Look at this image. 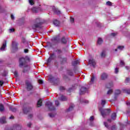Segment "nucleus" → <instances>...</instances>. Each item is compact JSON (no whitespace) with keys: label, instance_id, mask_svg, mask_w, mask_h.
I'll return each instance as SVG.
<instances>
[{"label":"nucleus","instance_id":"f257e3e1","mask_svg":"<svg viewBox=\"0 0 130 130\" xmlns=\"http://www.w3.org/2000/svg\"><path fill=\"white\" fill-rule=\"evenodd\" d=\"M30 58L28 56H26L25 58L22 57L19 59V67L22 68L24 67V69L23 71V73H26L30 70V66L27 64V61H29Z\"/></svg>","mask_w":130,"mask_h":130},{"label":"nucleus","instance_id":"f03ea898","mask_svg":"<svg viewBox=\"0 0 130 130\" xmlns=\"http://www.w3.org/2000/svg\"><path fill=\"white\" fill-rule=\"evenodd\" d=\"M43 23L42 19L39 17L37 18L33 22L30 26L31 29L36 30L37 28H41V25Z\"/></svg>","mask_w":130,"mask_h":130},{"label":"nucleus","instance_id":"7ed1b4c3","mask_svg":"<svg viewBox=\"0 0 130 130\" xmlns=\"http://www.w3.org/2000/svg\"><path fill=\"white\" fill-rule=\"evenodd\" d=\"M46 105L48 107V108L49 109L50 111H54V113L53 114L52 113L49 114L50 117H54V116H55V115H56V113L55 112V110H56V109L55 108V107L52 106V103H51V102H47L46 103Z\"/></svg>","mask_w":130,"mask_h":130},{"label":"nucleus","instance_id":"20e7f679","mask_svg":"<svg viewBox=\"0 0 130 130\" xmlns=\"http://www.w3.org/2000/svg\"><path fill=\"white\" fill-rule=\"evenodd\" d=\"M100 111L103 117H105L107 115H109V114L111 112V110L110 109H103L101 108L100 109Z\"/></svg>","mask_w":130,"mask_h":130},{"label":"nucleus","instance_id":"39448f33","mask_svg":"<svg viewBox=\"0 0 130 130\" xmlns=\"http://www.w3.org/2000/svg\"><path fill=\"white\" fill-rule=\"evenodd\" d=\"M25 86L27 91H31V90H33V85H32L31 82L26 81L25 82Z\"/></svg>","mask_w":130,"mask_h":130},{"label":"nucleus","instance_id":"423d86ee","mask_svg":"<svg viewBox=\"0 0 130 130\" xmlns=\"http://www.w3.org/2000/svg\"><path fill=\"white\" fill-rule=\"evenodd\" d=\"M87 91H88V89H87V88H86L85 87H82L80 90L79 94L80 95H83V94H85V93H86V92H87Z\"/></svg>","mask_w":130,"mask_h":130},{"label":"nucleus","instance_id":"0eeeda50","mask_svg":"<svg viewBox=\"0 0 130 130\" xmlns=\"http://www.w3.org/2000/svg\"><path fill=\"white\" fill-rule=\"evenodd\" d=\"M6 47H7V41L5 40L1 48H0V50L2 51H5V50H6Z\"/></svg>","mask_w":130,"mask_h":130},{"label":"nucleus","instance_id":"6e6552de","mask_svg":"<svg viewBox=\"0 0 130 130\" xmlns=\"http://www.w3.org/2000/svg\"><path fill=\"white\" fill-rule=\"evenodd\" d=\"M89 64L92 66V67H95L96 65V62L94 59L91 58L89 60Z\"/></svg>","mask_w":130,"mask_h":130},{"label":"nucleus","instance_id":"1a4fd4ad","mask_svg":"<svg viewBox=\"0 0 130 130\" xmlns=\"http://www.w3.org/2000/svg\"><path fill=\"white\" fill-rule=\"evenodd\" d=\"M53 59H54V54H52V55H51L50 56V57L48 59L47 62L48 63H49L50 62H51V61H52V60H53Z\"/></svg>","mask_w":130,"mask_h":130},{"label":"nucleus","instance_id":"9d476101","mask_svg":"<svg viewBox=\"0 0 130 130\" xmlns=\"http://www.w3.org/2000/svg\"><path fill=\"white\" fill-rule=\"evenodd\" d=\"M108 77V75L107 74L104 73L102 74L101 76V79L102 80H106V78Z\"/></svg>","mask_w":130,"mask_h":130},{"label":"nucleus","instance_id":"9b49d317","mask_svg":"<svg viewBox=\"0 0 130 130\" xmlns=\"http://www.w3.org/2000/svg\"><path fill=\"white\" fill-rule=\"evenodd\" d=\"M53 24L56 27H58L60 26V22L57 20H55L53 21Z\"/></svg>","mask_w":130,"mask_h":130},{"label":"nucleus","instance_id":"f8f14e48","mask_svg":"<svg viewBox=\"0 0 130 130\" xmlns=\"http://www.w3.org/2000/svg\"><path fill=\"white\" fill-rule=\"evenodd\" d=\"M12 47L13 49H18V44L16 42H12Z\"/></svg>","mask_w":130,"mask_h":130},{"label":"nucleus","instance_id":"ddd939ff","mask_svg":"<svg viewBox=\"0 0 130 130\" xmlns=\"http://www.w3.org/2000/svg\"><path fill=\"white\" fill-rule=\"evenodd\" d=\"M6 122H7V121H6V117H3L0 118V123H6Z\"/></svg>","mask_w":130,"mask_h":130},{"label":"nucleus","instance_id":"4468645a","mask_svg":"<svg viewBox=\"0 0 130 130\" xmlns=\"http://www.w3.org/2000/svg\"><path fill=\"white\" fill-rule=\"evenodd\" d=\"M103 39H102V38H98V44H99V45H101V44H102V43H103Z\"/></svg>","mask_w":130,"mask_h":130},{"label":"nucleus","instance_id":"2eb2a0df","mask_svg":"<svg viewBox=\"0 0 130 130\" xmlns=\"http://www.w3.org/2000/svg\"><path fill=\"white\" fill-rule=\"evenodd\" d=\"M41 106H42V100L40 99V100L38 101L37 107H41Z\"/></svg>","mask_w":130,"mask_h":130},{"label":"nucleus","instance_id":"dca6fc26","mask_svg":"<svg viewBox=\"0 0 130 130\" xmlns=\"http://www.w3.org/2000/svg\"><path fill=\"white\" fill-rule=\"evenodd\" d=\"M80 63V61L78 60H74L72 62V66H77V64H79Z\"/></svg>","mask_w":130,"mask_h":130},{"label":"nucleus","instance_id":"f3484780","mask_svg":"<svg viewBox=\"0 0 130 130\" xmlns=\"http://www.w3.org/2000/svg\"><path fill=\"white\" fill-rule=\"evenodd\" d=\"M23 113H24L25 114H26V113H28V112L29 111V110H28V108L23 107Z\"/></svg>","mask_w":130,"mask_h":130},{"label":"nucleus","instance_id":"a211bd4d","mask_svg":"<svg viewBox=\"0 0 130 130\" xmlns=\"http://www.w3.org/2000/svg\"><path fill=\"white\" fill-rule=\"evenodd\" d=\"M111 119H113V120L116 119V113H113V114H112Z\"/></svg>","mask_w":130,"mask_h":130},{"label":"nucleus","instance_id":"6ab92c4d","mask_svg":"<svg viewBox=\"0 0 130 130\" xmlns=\"http://www.w3.org/2000/svg\"><path fill=\"white\" fill-rule=\"evenodd\" d=\"M58 99L60 101H66V100H67V98L66 96H61L60 98H59Z\"/></svg>","mask_w":130,"mask_h":130},{"label":"nucleus","instance_id":"aec40b11","mask_svg":"<svg viewBox=\"0 0 130 130\" xmlns=\"http://www.w3.org/2000/svg\"><path fill=\"white\" fill-rule=\"evenodd\" d=\"M101 55L102 57H105L106 55V52L105 51H103L101 53Z\"/></svg>","mask_w":130,"mask_h":130},{"label":"nucleus","instance_id":"412c9836","mask_svg":"<svg viewBox=\"0 0 130 130\" xmlns=\"http://www.w3.org/2000/svg\"><path fill=\"white\" fill-rule=\"evenodd\" d=\"M61 41L62 43H63V44H66V43H67V42H68V41H67V39H66V38H64V37L62 38Z\"/></svg>","mask_w":130,"mask_h":130},{"label":"nucleus","instance_id":"4be33fe9","mask_svg":"<svg viewBox=\"0 0 130 130\" xmlns=\"http://www.w3.org/2000/svg\"><path fill=\"white\" fill-rule=\"evenodd\" d=\"M113 86V83L111 82L110 83L107 84L106 87L107 88H112Z\"/></svg>","mask_w":130,"mask_h":130},{"label":"nucleus","instance_id":"5701e85b","mask_svg":"<svg viewBox=\"0 0 130 130\" xmlns=\"http://www.w3.org/2000/svg\"><path fill=\"white\" fill-rule=\"evenodd\" d=\"M67 74L69 76H73V75H74V73H73V71H71V70L68 71H67Z\"/></svg>","mask_w":130,"mask_h":130},{"label":"nucleus","instance_id":"b1692460","mask_svg":"<svg viewBox=\"0 0 130 130\" xmlns=\"http://www.w3.org/2000/svg\"><path fill=\"white\" fill-rule=\"evenodd\" d=\"M74 107H75V106L72 105L67 110V111H72L74 109Z\"/></svg>","mask_w":130,"mask_h":130},{"label":"nucleus","instance_id":"393cba45","mask_svg":"<svg viewBox=\"0 0 130 130\" xmlns=\"http://www.w3.org/2000/svg\"><path fill=\"white\" fill-rule=\"evenodd\" d=\"M106 104V101L105 100H102L101 102V105H102L103 107H104V106Z\"/></svg>","mask_w":130,"mask_h":130},{"label":"nucleus","instance_id":"a878e982","mask_svg":"<svg viewBox=\"0 0 130 130\" xmlns=\"http://www.w3.org/2000/svg\"><path fill=\"white\" fill-rule=\"evenodd\" d=\"M5 110V107H4V105L2 104L0 105V111L2 112V111H4Z\"/></svg>","mask_w":130,"mask_h":130},{"label":"nucleus","instance_id":"bb28decb","mask_svg":"<svg viewBox=\"0 0 130 130\" xmlns=\"http://www.w3.org/2000/svg\"><path fill=\"white\" fill-rule=\"evenodd\" d=\"M32 11L34 13H37L38 9L36 7H34L32 8Z\"/></svg>","mask_w":130,"mask_h":130},{"label":"nucleus","instance_id":"cd10ccee","mask_svg":"<svg viewBox=\"0 0 130 130\" xmlns=\"http://www.w3.org/2000/svg\"><path fill=\"white\" fill-rule=\"evenodd\" d=\"M117 48L119 50H123V48H124V46H118Z\"/></svg>","mask_w":130,"mask_h":130},{"label":"nucleus","instance_id":"c85d7f7f","mask_svg":"<svg viewBox=\"0 0 130 130\" xmlns=\"http://www.w3.org/2000/svg\"><path fill=\"white\" fill-rule=\"evenodd\" d=\"M21 128H22V126L20 125H18L15 129L14 130H17V129H18V130H21Z\"/></svg>","mask_w":130,"mask_h":130},{"label":"nucleus","instance_id":"c756f323","mask_svg":"<svg viewBox=\"0 0 130 130\" xmlns=\"http://www.w3.org/2000/svg\"><path fill=\"white\" fill-rule=\"evenodd\" d=\"M120 94V90L117 89L115 91V95H119Z\"/></svg>","mask_w":130,"mask_h":130},{"label":"nucleus","instance_id":"7c9ffc66","mask_svg":"<svg viewBox=\"0 0 130 130\" xmlns=\"http://www.w3.org/2000/svg\"><path fill=\"white\" fill-rule=\"evenodd\" d=\"M28 2L31 6H33V5H34V0H28Z\"/></svg>","mask_w":130,"mask_h":130},{"label":"nucleus","instance_id":"2f4dec72","mask_svg":"<svg viewBox=\"0 0 130 130\" xmlns=\"http://www.w3.org/2000/svg\"><path fill=\"white\" fill-rule=\"evenodd\" d=\"M112 92H113V91L112 90V89H110L108 91L107 94V95H110V94L112 93Z\"/></svg>","mask_w":130,"mask_h":130},{"label":"nucleus","instance_id":"473e14b6","mask_svg":"<svg viewBox=\"0 0 130 130\" xmlns=\"http://www.w3.org/2000/svg\"><path fill=\"white\" fill-rule=\"evenodd\" d=\"M107 6H112V3L110 1H108L106 2Z\"/></svg>","mask_w":130,"mask_h":130},{"label":"nucleus","instance_id":"72a5a7b5","mask_svg":"<svg viewBox=\"0 0 130 130\" xmlns=\"http://www.w3.org/2000/svg\"><path fill=\"white\" fill-rule=\"evenodd\" d=\"M9 33H13V32H15V29L14 28H10L9 29Z\"/></svg>","mask_w":130,"mask_h":130},{"label":"nucleus","instance_id":"f704fd0d","mask_svg":"<svg viewBox=\"0 0 130 130\" xmlns=\"http://www.w3.org/2000/svg\"><path fill=\"white\" fill-rule=\"evenodd\" d=\"M8 75V71H4V73H3L2 76L3 77H6Z\"/></svg>","mask_w":130,"mask_h":130},{"label":"nucleus","instance_id":"c9c22d12","mask_svg":"<svg viewBox=\"0 0 130 130\" xmlns=\"http://www.w3.org/2000/svg\"><path fill=\"white\" fill-rule=\"evenodd\" d=\"M93 120H94V116H92L89 118V121H90V122H92Z\"/></svg>","mask_w":130,"mask_h":130},{"label":"nucleus","instance_id":"e433bc0d","mask_svg":"<svg viewBox=\"0 0 130 130\" xmlns=\"http://www.w3.org/2000/svg\"><path fill=\"white\" fill-rule=\"evenodd\" d=\"M82 103H84V104H88L89 103V101L87 100H84L83 102H81Z\"/></svg>","mask_w":130,"mask_h":130},{"label":"nucleus","instance_id":"4c0bfd02","mask_svg":"<svg viewBox=\"0 0 130 130\" xmlns=\"http://www.w3.org/2000/svg\"><path fill=\"white\" fill-rule=\"evenodd\" d=\"M129 82H130V78H128V77L126 78V79H125V82L126 83H129Z\"/></svg>","mask_w":130,"mask_h":130},{"label":"nucleus","instance_id":"58836bf2","mask_svg":"<svg viewBox=\"0 0 130 130\" xmlns=\"http://www.w3.org/2000/svg\"><path fill=\"white\" fill-rule=\"evenodd\" d=\"M10 110H11V111H13V112H15L16 111V108H10Z\"/></svg>","mask_w":130,"mask_h":130},{"label":"nucleus","instance_id":"ea45409f","mask_svg":"<svg viewBox=\"0 0 130 130\" xmlns=\"http://www.w3.org/2000/svg\"><path fill=\"white\" fill-rule=\"evenodd\" d=\"M94 80H95V77H94V76L93 75L92 77H91L90 82L93 83Z\"/></svg>","mask_w":130,"mask_h":130},{"label":"nucleus","instance_id":"a19ab883","mask_svg":"<svg viewBox=\"0 0 130 130\" xmlns=\"http://www.w3.org/2000/svg\"><path fill=\"white\" fill-rule=\"evenodd\" d=\"M115 74H118V68L117 67L115 69Z\"/></svg>","mask_w":130,"mask_h":130},{"label":"nucleus","instance_id":"79ce46f5","mask_svg":"<svg viewBox=\"0 0 130 130\" xmlns=\"http://www.w3.org/2000/svg\"><path fill=\"white\" fill-rule=\"evenodd\" d=\"M55 104L56 106H58L59 105V102L58 101H55Z\"/></svg>","mask_w":130,"mask_h":130},{"label":"nucleus","instance_id":"37998d69","mask_svg":"<svg viewBox=\"0 0 130 130\" xmlns=\"http://www.w3.org/2000/svg\"><path fill=\"white\" fill-rule=\"evenodd\" d=\"M104 125H105V126L106 127H107V128H108L109 126H108V124H107V122H104Z\"/></svg>","mask_w":130,"mask_h":130},{"label":"nucleus","instance_id":"c03bdc74","mask_svg":"<svg viewBox=\"0 0 130 130\" xmlns=\"http://www.w3.org/2000/svg\"><path fill=\"white\" fill-rule=\"evenodd\" d=\"M59 89L60 91H63L65 90V88L63 86H60Z\"/></svg>","mask_w":130,"mask_h":130},{"label":"nucleus","instance_id":"a18cd8bd","mask_svg":"<svg viewBox=\"0 0 130 130\" xmlns=\"http://www.w3.org/2000/svg\"><path fill=\"white\" fill-rule=\"evenodd\" d=\"M120 65L121 66H124V61H123V60H120Z\"/></svg>","mask_w":130,"mask_h":130},{"label":"nucleus","instance_id":"49530a36","mask_svg":"<svg viewBox=\"0 0 130 130\" xmlns=\"http://www.w3.org/2000/svg\"><path fill=\"white\" fill-rule=\"evenodd\" d=\"M24 53H28V52H29V50H28V49H25L24 50Z\"/></svg>","mask_w":130,"mask_h":130},{"label":"nucleus","instance_id":"de8ad7c7","mask_svg":"<svg viewBox=\"0 0 130 130\" xmlns=\"http://www.w3.org/2000/svg\"><path fill=\"white\" fill-rule=\"evenodd\" d=\"M70 21L71 22V23H74V22H75V20L73 18L71 17V18H70Z\"/></svg>","mask_w":130,"mask_h":130},{"label":"nucleus","instance_id":"09e8293b","mask_svg":"<svg viewBox=\"0 0 130 130\" xmlns=\"http://www.w3.org/2000/svg\"><path fill=\"white\" fill-rule=\"evenodd\" d=\"M38 82L39 84H43V81L41 79H39Z\"/></svg>","mask_w":130,"mask_h":130},{"label":"nucleus","instance_id":"8fccbe9b","mask_svg":"<svg viewBox=\"0 0 130 130\" xmlns=\"http://www.w3.org/2000/svg\"><path fill=\"white\" fill-rule=\"evenodd\" d=\"M14 75L15 77H18V72H17L16 71L14 72Z\"/></svg>","mask_w":130,"mask_h":130},{"label":"nucleus","instance_id":"3c124183","mask_svg":"<svg viewBox=\"0 0 130 130\" xmlns=\"http://www.w3.org/2000/svg\"><path fill=\"white\" fill-rule=\"evenodd\" d=\"M115 128H116V126L115 125H113L112 126V130H115Z\"/></svg>","mask_w":130,"mask_h":130},{"label":"nucleus","instance_id":"603ef678","mask_svg":"<svg viewBox=\"0 0 130 130\" xmlns=\"http://www.w3.org/2000/svg\"><path fill=\"white\" fill-rule=\"evenodd\" d=\"M32 125V123H31V122H29L27 124V126L28 127H31V126Z\"/></svg>","mask_w":130,"mask_h":130},{"label":"nucleus","instance_id":"864d4df0","mask_svg":"<svg viewBox=\"0 0 130 130\" xmlns=\"http://www.w3.org/2000/svg\"><path fill=\"white\" fill-rule=\"evenodd\" d=\"M4 82L3 81V80H1L0 81V86H3V85H4Z\"/></svg>","mask_w":130,"mask_h":130},{"label":"nucleus","instance_id":"5fc2aeb1","mask_svg":"<svg viewBox=\"0 0 130 130\" xmlns=\"http://www.w3.org/2000/svg\"><path fill=\"white\" fill-rule=\"evenodd\" d=\"M116 35V34L114 32L111 34V36H113V37H114V36H115Z\"/></svg>","mask_w":130,"mask_h":130},{"label":"nucleus","instance_id":"6e6d98bb","mask_svg":"<svg viewBox=\"0 0 130 130\" xmlns=\"http://www.w3.org/2000/svg\"><path fill=\"white\" fill-rule=\"evenodd\" d=\"M57 52L58 54H60V53H61V50H57Z\"/></svg>","mask_w":130,"mask_h":130},{"label":"nucleus","instance_id":"4d7b16f0","mask_svg":"<svg viewBox=\"0 0 130 130\" xmlns=\"http://www.w3.org/2000/svg\"><path fill=\"white\" fill-rule=\"evenodd\" d=\"M31 117H33V115L32 114H30L28 115V118H31Z\"/></svg>","mask_w":130,"mask_h":130},{"label":"nucleus","instance_id":"13d9d810","mask_svg":"<svg viewBox=\"0 0 130 130\" xmlns=\"http://www.w3.org/2000/svg\"><path fill=\"white\" fill-rule=\"evenodd\" d=\"M125 68L126 69V70H129V67L127 66H125Z\"/></svg>","mask_w":130,"mask_h":130},{"label":"nucleus","instance_id":"bf43d9fd","mask_svg":"<svg viewBox=\"0 0 130 130\" xmlns=\"http://www.w3.org/2000/svg\"><path fill=\"white\" fill-rule=\"evenodd\" d=\"M11 19L12 20H15V17L14 16V15H11Z\"/></svg>","mask_w":130,"mask_h":130},{"label":"nucleus","instance_id":"052dcab7","mask_svg":"<svg viewBox=\"0 0 130 130\" xmlns=\"http://www.w3.org/2000/svg\"><path fill=\"white\" fill-rule=\"evenodd\" d=\"M126 104L127 105V106H130V102H126Z\"/></svg>","mask_w":130,"mask_h":130},{"label":"nucleus","instance_id":"680f3d73","mask_svg":"<svg viewBox=\"0 0 130 130\" xmlns=\"http://www.w3.org/2000/svg\"><path fill=\"white\" fill-rule=\"evenodd\" d=\"M10 119H14V116H11V117H9Z\"/></svg>","mask_w":130,"mask_h":130},{"label":"nucleus","instance_id":"e2e57ef3","mask_svg":"<svg viewBox=\"0 0 130 130\" xmlns=\"http://www.w3.org/2000/svg\"><path fill=\"white\" fill-rule=\"evenodd\" d=\"M53 77H50L49 78L50 81H51V80H53Z\"/></svg>","mask_w":130,"mask_h":130},{"label":"nucleus","instance_id":"0e129e2a","mask_svg":"<svg viewBox=\"0 0 130 130\" xmlns=\"http://www.w3.org/2000/svg\"><path fill=\"white\" fill-rule=\"evenodd\" d=\"M90 125H91V126H94V124H91V123L90 124Z\"/></svg>","mask_w":130,"mask_h":130},{"label":"nucleus","instance_id":"69168bd1","mask_svg":"<svg viewBox=\"0 0 130 130\" xmlns=\"http://www.w3.org/2000/svg\"><path fill=\"white\" fill-rule=\"evenodd\" d=\"M108 121H109V122H110V121H111V120L108 119Z\"/></svg>","mask_w":130,"mask_h":130},{"label":"nucleus","instance_id":"338daca9","mask_svg":"<svg viewBox=\"0 0 130 130\" xmlns=\"http://www.w3.org/2000/svg\"><path fill=\"white\" fill-rule=\"evenodd\" d=\"M115 51H117V49H115Z\"/></svg>","mask_w":130,"mask_h":130},{"label":"nucleus","instance_id":"774afa93","mask_svg":"<svg viewBox=\"0 0 130 130\" xmlns=\"http://www.w3.org/2000/svg\"><path fill=\"white\" fill-rule=\"evenodd\" d=\"M57 14H60V12L58 11V13Z\"/></svg>","mask_w":130,"mask_h":130}]
</instances>
